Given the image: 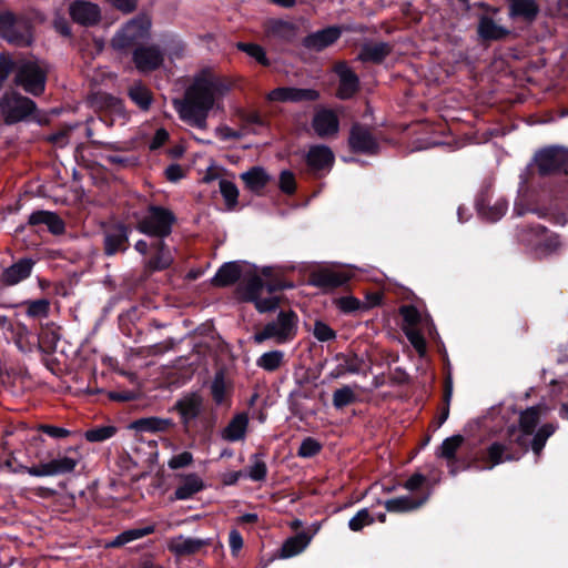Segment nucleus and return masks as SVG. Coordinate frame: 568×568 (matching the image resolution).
<instances>
[{
  "label": "nucleus",
  "mask_w": 568,
  "mask_h": 568,
  "mask_svg": "<svg viewBox=\"0 0 568 568\" xmlns=\"http://www.w3.org/2000/svg\"><path fill=\"white\" fill-rule=\"evenodd\" d=\"M236 85V79L220 75L211 69L195 73L182 99H175L173 106L181 120L201 130L207 128L212 110L223 111L222 99Z\"/></svg>",
  "instance_id": "f257e3e1"
},
{
  "label": "nucleus",
  "mask_w": 568,
  "mask_h": 568,
  "mask_svg": "<svg viewBox=\"0 0 568 568\" xmlns=\"http://www.w3.org/2000/svg\"><path fill=\"white\" fill-rule=\"evenodd\" d=\"M548 413L549 407L545 404H537L520 412L518 425L510 426L507 429V442H494L487 448V459L490 465L486 468L491 469L506 460H517L520 456L513 452V445L523 448L525 453L530 448L535 456L539 458L548 438L558 428V425L555 423H545L537 428L540 420Z\"/></svg>",
  "instance_id": "f03ea898"
},
{
  "label": "nucleus",
  "mask_w": 568,
  "mask_h": 568,
  "mask_svg": "<svg viewBox=\"0 0 568 568\" xmlns=\"http://www.w3.org/2000/svg\"><path fill=\"white\" fill-rule=\"evenodd\" d=\"M287 287L292 285L274 278L271 268H264L261 274H254L246 281L245 298L253 302L260 313L271 312L280 304L275 293Z\"/></svg>",
  "instance_id": "7ed1b4c3"
},
{
  "label": "nucleus",
  "mask_w": 568,
  "mask_h": 568,
  "mask_svg": "<svg viewBox=\"0 0 568 568\" xmlns=\"http://www.w3.org/2000/svg\"><path fill=\"white\" fill-rule=\"evenodd\" d=\"M298 317L293 311L280 312L276 320L267 323L253 336L255 343L261 344L267 339L276 344H285L293 341L297 334Z\"/></svg>",
  "instance_id": "20e7f679"
},
{
  "label": "nucleus",
  "mask_w": 568,
  "mask_h": 568,
  "mask_svg": "<svg viewBox=\"0 0 568 568\" xmlns=\"http://www.w3.org/2000/svg\"><path fill=\"white\" fill-rule=\"evenodd\" d=\"M175 222L174 214L161 206H150L136 223V230L145 235L163 239L168 236Z\"/></svg>",
  "instance_id": "39448f33"
},
{
  "label": "nucleus",
  "mask_w": 568,
  "mask_h": 568,
  "mask_svg": "<svg viewBox=\"0 0 568 568\" xmlns=\"http://www.w3.org/2000/svg\"><path fill=\"white\" fill-rule=\"evenodd\" d=\"M518 240L520 243L535 250L541 255L555 253L561 246L559 236L549 232L541 225L520 230L518 233Z\"/></svg>",
  "instance_id": "423d86ee"
},
{
  "label": "nucleus",
  "mask_w": 568,
  "mask_h": 568,
  "mask_svg": "<svg viewBox=\"0 0 568 568\" xmlns=\"http://www.w3.org/2000/svg\"><path fill=\"white\" fill-rule=\"evenodd\" d=\"M47 72V67L42 62L26 61L17 71L16 83L28 93L39 95L44 91Z\"/></svg>",
  "instance_id": "0eeeda50"
},
{
  "label": "nucleus",
  "mask_w": 568,
  "mask_h": 568,
  "mask_svg": "<svg viewBox=\"0 0 568 568\" xmlns=\"http://www.w3.org/2000/svg\"><path fill=\"white\" fill-rule=\"evenodd\" d=\"M36 109V103L17 92H7L0 98V112L6 123L22 121Z\"/></svg>",
  "instance_id": "6e6552de"
},
{
  "label": "nucleus",
  "mask_w": 568,
  "mask_h": 568,
  "mask_svg": "<svg viewBox=\"0 0 568 568\" xmlns=\"http://www.w3.org/2000/svg\"><path fill=\"white\" fill-rule=\"evenodd\" d=\"M151 21L140 17L129 21L112 39V47L123 50L149 38Z\"/></svg>",
  "instance_id": "1a4fd4ad"
},
{
  "label": "nucleus",
  "mask_w": 568,
  "mask_h": 568,
  "mask_svg": "<svg viewBox=\"0 0 568 568\" xmlns=\"http://www.w3.org/2000/svg\"><path fill=\"white\" fill-rule=\"evenodd\" d=\"M535 162L541 175L560 172L568 164V151L558 146L548 148L535 155Z\"/></svg>",
  "instance_id": "9d476101"
},
{
  "label": "nucleus",
  "mask_w": 568,
  "mask_h": 568,
  "mask_svg": "<svg viewBox=\"0 0 568 568\" xmlns=\"http://www.w3.org/2000/svg\"><path fill=\"white\" fill-rule=\"evenodd\" d=\"M10 18L8 23H0V32L10 43L28 45L31 42V28L29 22L22 18H16L12 13L6 12Z\"/></svg>",
  "instance_id": "9b49d317"
},
{
  "label": "nucleus",
  "mask_w": 568,
  "mask_h": 568,
  "mask_svg": "<svg viewBox=\"0 0 568 568\" xmlns=\"http://www.w3.org/2000/svg\"><path fill=\"white\" fill-rule=\"evenodd\" d=\"M132 60L135 68L142 72L159 69L164 62V53L158 45H139L134 49Z\"/></svg>",
  "instance_id": "f8f14e48"
},
{
  "label": "nucleus",
  "mask_w": 568,
  "mask_h": 568,
  "mask_svg": "<svg viewBox=\"0 0 568 568\" xmlns=\"http://www.w3.org/2000/svg\"><path fill=\"white\" fill-rule=\"evenodd\" d=\"M211 545V539H201L178 535L166 541V547L175 557H185L200 554Z\"/></svg>",
  "instance_id": "ddd939ff"
},
{
  "label": "nucleus",
  "mask_w": 568,
  "mask_h": 568,
  "mask_svg": "<svg viewBox=\"0 0 568 568\" xmlns=\"http://www.w3.org/2000/svg\"><path fill=\"white\" fill-rule=\"evenodd\" d=\"M130 230L122 223L114 224L104 231V254L108 256L125 252L128 248Z\"/></svg>",
  "instance_id": "4468645a"
},
{
  "label": "nucleus",
  "mask_w": 568,
  "mask_h": 568,
  "mask_svg": "<svg viewBox=\"0 0 568 568\" xmlns=\"http://www.w3.org/2000/svg\"><path fill=\"white\" fill-rule=\"evenodd\" d=\"M318 98L320 93L314 89H300L291 87L276 88L267 94V100L272 102L315 101Z\"/></svg>",
  "instance_id": "2eb2a0df"
},
{
  "label": "nucleus",
  "mask_w": 568,
  "mask_h": 568,
  "mask_svg": "<svg viewBox=\"0 0 568 568\" xmlns=\"http://www.w3.org/2000/svg\"><path fill=\"white\" fill-rule=\"evenodd\" d=\"M69 13L72 20L82 26L97 24L101 19V10L98 4L77 0L70 4Z\"/></svg>",
  "instance_id": "dca6fc26"
},
{
  "label": "nucleus",
  "mask_w": 568,
  "mask_h": 568,
  "mask_svg": "<svg viewBox=\"0 0 568 568\" xmlns=\"http://www.w3.org/2000/svg\"><path fill=\"white\" fill-rule=\"evenodd\" d=\"M351 278V273L342 270L322 268L311 275V284L321 288H335L344 285Z\"/></svg>",
  "instance_id": "f3484780"
},
{
  "label": "nucleus",
  "mask_w": 568,
  "mask_h": 568,
  "mask_svg": "<svg viewBox=\"0 0 568 568\" xmlns=\"http://www.w3.org/2000/svg\"><path fill=\"white\" fill-rule=\"evenodd\" d=\"M152 246L154 253L144 262V272L148 274L166 270L174 261L171 250L162 240Z\"/></svg>",
  "instance_id": "a211bd4d"
},
{
  "label": "nucleus",
  "mask_w": 568,
  "mask_h": 568,
  "mask_svg": "<svg viewBox=\"0 0 568 568\" xmlns=\"http://www.w3.org/2000/svg\"><path fill=\"white\" fill-rule=\"evenodd\" d=\"M312 126L320 138H329L337 134L339 121L334 111L322 109L315 113Z\"/></svg>",
  "instance_id": "6ab92c4d"
},
{
  "label": "nucleus",
  "mask_w": 568,
  "mask_h": 568,
  "mask_svg": "<svg viewBox=\"0 0 568 568\" xmlns=\"http://www.w3.org/2000/svg\"><path fill=\"white\" fill-rule=\"evenodd\" d=\"M81 460V453L77 447H70L65 455L59 456L47 463L50 476L72 473Z\"/></svg>",
  "instance_id": "aec40b11"
},
{
  "label": "nucleus",
  "mask_w": 568,
  "mask_h": 568,
  "mask_svg": "<svg viewBox=\"0 0 568 568\" xmlns=\"http://www.w3.org/2000/svg\"><path fill=\"white\" fill-rule=\"evenodd\" d=\"M202 404V397L196 393L187 394L175 403L174 408L180 414L184 427L200 415Z\"/></svg>",
  "instance_id": "412c9836"
},
{
  "label": "nucleus",
  "mask_w": 568,
  "mask_h": 568,
  "mask_svg": "<svg viewBox=\"0 0 568 568\" xmlns=\"http://www.w3.org/2000/svg\"><path fill=\"white\" fill-rule=\"evenodd\" d=\"M335 72L339 78L337 97L343 100L352 98L359 87L358 77L345 63L336 64Z\"/></svg>",
  "instance_id": "4be33fe9"
},
{
  "label": "nucleus",
  "mask_w": 568,
  "mask_h": 568,
  "mask_svg": "<svg viewBox=\"0 0 568 568\" xmlns=\"http://www.w3.org/2000/svg\"><path fill=\"white\" fill-rule=\"evenodd\" d=\"M33 265L34 263L30 258L19 260L17 263L4 268L0 280L7 286L17 285L30 276Z\"/></svg>",
  "instance_id": "5701e85b"
},
{
  "label": "nucleus",
  "mask_w": 568,
  "mask_h": 568,
  "mask_svg": "<svg viewBox=\"0 0 568 568\" xmlns=\"http://www.w3.org/2000/svg\"><path fill=\"white\" fill-rule=\"evenodd\" d=\"M349 145L353 151L359 153H372L376 150L377 144L368 129L354 125L351 130Z\"/></svg>",
  "instance_id": "b1692460"
},
{
  "label": "nucleus",
  "mask_w": 568,
  "mask_h": 568,
  "mask_svg": "<svg viewBox=\"0 0 568 568\" xmlns=\"http://www.w3.org/2000/svg\"><path fill=\"white\" fill-rule=\"evenodd\" d=\"M306 162L312 171L318 172L332 166L334 154L328 146L314 145L310 148L306 154Z\"/></svg>",
  "instance_id": "393cba45"
},
{
  "label": "nucleus",
  "mask_w": 568,
  "mask_h": 568,
  "mask_svg": "<svg viewBox=\"0 0 568 568\" xmlns=\"http://www.w3.org/2000/svg\"><path fill=\"white\" fill-rule=\"evenodd\" d=\"M240 179L243 181L246 189L260 194L271 181V175L264 168L253 166L241 173Z\"/></svg>",
  "instance_id": "a878e982"
},
{
  "label": "nucleus",
  "mask_w": 568,
  "mask_h": 568,
  "mask_svg": "<svg viewBox=\"0 0 568 568\" xmlns=\"http://www.w3.org/2000/svg\"><path fill=\"white\" fill-rule=\"evenodd\" d=\"M477 33L484 40L498 41L505 39L510 31L498 24L493 18L483 16L478 22Z\"/></svg>",
  "instance_id": "bb28decb"
},
{
  "label": "nucleus",
  "mask_w": 568,
  "mask_h": 568,
  "mask_svg": "<svg viewBox=\"0 0 568 568\" xmlns=\"http://www.w3.org/2000/svg\"><path fill=\"white\" fill-rule=\"evenodd\" d=\"M173 426L170 418H161L156 416L139 418L129 425L130 429L139 433H160L165 432Z\"/></svg>",
  "instance_id": "cd10ccee"
},
{
  "label": "nucleus",
  "mask_w": 568,
  "mask_h": 568,
  "mask_svg": "<svg viewBox=\"0 0 568 568\" xmlns=\"http://www.w3.org/2000/svg\"><path fill=\"white\" fill-rule=\"evenodd\" d=\"M392 52L387 42H369L363 44L358 53V60L363 62L381 63Z\"/></svg>",
  "instance_id": "c85d7f7f"
},
{
  "label": "nucleus",
  "mask_w": 568,
  "mask_h": 568,
  "mask_svg": "<svg viewBox=\"0 0 568 568\" xmlns=\"http://www.w3.org/2000/svg\"><path fill=\"white\" fill-rule=\"evenodd\" d=\"M341 36L337 28H327L305 38L304 44L306 48L321 51L334 43Z\"/></svg>",
  "instance_id": "c756f323"
},
{
  "label": "nucleus",
  "mask_w": 568,
  "mask_h": 568,
  "mask_svg": "<svg viewBox=\"0 0 568 568\" xmlns=\"http://www.w3.org/2000/svg\"><path fill=\"white\" fill-rule=\"evenodd\" d=\"M248 417L245 413L236 414L222 432V438L227 442H237L245 437Z\"/></svg>",
  "instance_id": "7c9ffc66"
},
{
  "label": "nucleus",
  "mask_w": 568,
  "mask_h": 568,
  "mask_svg": "<svg viewBox=\"0 0 568 568\" xmlns=\"http://www.w3.org/2000/svg\"><path fill=\"white\" fill-rule=\"evenodd\" d=\"M509 6V16L511 18H521L526 21L536 19L539 7L535 0H507Z\"/></svg>",
  "instance_id": "2f4dec72"
},
{
  "label": "nucleus",
  "mask_w": 568,
  "mask_h": 568,
  "mask_svg": "<svg viewBox=\"0 0 568 568\" xmlns=\"http://www.w3.org/2000/svg\"><path fill=\"white\" fill-rule=\"evenodd\" d=\"M203 487V480L197 475L189 474L181 478V481L174 491V498L178 500L189 499L196 493L201 491Z\"/></svg>",
  "instance_id": "473e14b6"
},
{
  "label": "nucleus",
  "mask_w": 568,
  "mask_h": 568,
  "mask_svg": "<svg viewBox=\"0 0 568 568\" xmlns=\"http://www.w3.org/2000/svg\"><path fill=\"white\" fill-rule=\"evenodd\" d=\"M241 276V266L236 262L223 264L212 278L216 287H225L234 284Z\"/></svg>",
  "instance_id": "72a5a7b5"
},
{
  "label": "nucleus",
  "mask_w": 568,
  "mask_h": 568,
  "mask_svg": "<svg viewBox=\"0 0 568 568\" xmlns=\"http://www.w3.org/2000/svg\"><path fill=\"white\" fill-rule=\"evenodd\" d=\"M312 540V536L306 532H300L286 539L281 548L282 558L294 557L306 549Z\"/></svg>",
  "instance_id": "f704fd0d"
},
{
  "label": "nucleus",
  "mask_w": 568,
  "mask_h": 568,
  "mask_svg": "<svg viewBox=\"0 0 568 568\" xmlns=\"http://www.w3.org/2000/svg\"><path fill=\"white\" fill-rule=\"evenodd\" d=\"M154 531L153 526H146L144 528H134L125 530L121 534H119L116 537H114L113 540H111L108 546L109 547H121L125 544H129L133 540L140 539L142 537H145Z\"/></svg>",
  "instance_id": "c9c22d12"
},
{
  "label": "nucleus",
  "mask_w": 568,
  "mask_h": 568,
  "mask_svg": "<svg viewBox=\"0 0 568 568\" xmlns=\"http://www.w3.org/2000/svg\"><path fill=\"white\" fill-rule=\"evenodd\" d=\"M424 500H415L408 496H400L385 501V508L390 513H406L417 509Z\"/></svg>",
  "instance_id": "e433bc0d"
},
{
  "label": "nucleus",
  "mask_w": 568,
  "mask_h": 568,
  "mask_svg": "<svg viewBox=\"0 0 568 568\" xmlns=\"http://www.w3.org/2000/svg\"><path fill=\"white\" fill-rule=\"evenodd\" d=\"M50 305V301L47 298L30 300L22 303L27 316L37 320L47 318L49 316Z\"/></svg>",
  "instance_id": "4c0bfd02"
},
{
  "label": "nucleus",
  "mask_w": 568,
  "mask_h": 568,
  "mask_svg": "<svg viewBox=\"0 0 568 568\" xmlns=\"http://www.w3.org/2000/svg\"><path fill=\"white\" fill-rule=\"evenodd\" d=\"M230 387L225 381V376L222 372L215 374L211 384V394L214 402L217 405H222L226 402L229 396Z\"/></svg>",
  "instance_id": "58836bf2"
},
{
  "label": "nucleus",
  "mask_w": 568,
  "mask_h": 568,
  "mask_svg": "<svg viewBox=\"0 0 568 568\" xmlns=\"http://www.w3.org/2000/svg\"><path fill=\"white\" fill-rule=\"evenodd\" d=\"M129 97L141 110L144 111L149 110L152 103L150 90L141 83H135L130 88Z\"/></svg>",
  "instance_id": "ea45409f"
},
{
  "label": "nucleus",
  "mask_w": 568,
  "mask_h": 568,
  "mask_svg": "<svg viewBox=\"0 0 568 568\" xmlns=\"http://www.w3.org/2000/svg\"><path fill=\"white\" fill-rule=\"evenodd\" d=\"M284 359V353L282 351H271L262 354L257 361L256 365L264 371L274 372L278 369Z\"/></svg>",
  "instance_id": "a19ab883"
},
{
  "label": "nucleus",
  "mask_w": 568,
  "mask_h": 568,
  "mask_svg": "<svg viewBox=\"0 0 568 568\" xmlns=\"http://www.w3.org/2000/svg\"><path fill=\"white\" fill-rule=\"evenodd\" d=\"M220 192L225 201L227 210L232 211L237 205L239 189L235 183L221 179L220 180Z\"/></svg>",
  "instance_id": "79ce46f5"
},
{
  "label": "nucleus",
  "mask_w": 568,
  "mask_h": 568,
  "mask_svg": "<svg viewBox=\"0 0 568 568\" xmlns=\"http://www.w3.org/2000/svg\"><path fill=\"white\" fill-rule=\"evenodd\" d=\"M463 443L464 437L462 435H454L446 438L439 447L438 456L447 460H453L455 458L456 452Z\"/></svg>",
  "instance_id": "37998d69"
},
{
  "label": "nucleus",
  "mask_w": 568,
  "mask_h": 568,
  "mask_svg": "<svg viewBox=\"0 0 568 568\" xmlns=\"http://www.w3.org/2000/svg\"><path fill=\"white\" fill-rule=\"evenodd\" d=\"M39 336L48 347H54L60 339V327L53 322L42 324Z\"/></svg>",
  "instance_id": "c03bdc74"
},
{
  "label": "nucleus",
  "mask_w": 568,
  "mask_h": 568,
  "mask_svg": "<svg viewBox=\"0 0 568 568\" xmlns=\"http://www.w3.org/2000/svg\"><path fill=\"white\" fill-rule=\"evenodd\" d=\"M375 521L373 515L367 508L358 510L349 520L348 528L352 531H361L364 527L371 526Z\"/></svg>",
  "instance_id": "a18cd8bd"
},
{
  "label": "nucleus",
  "mask_w": 568,
  "mask_h": 568,
  "mask_svg": "<svg viewBox=\"0 0 568 568\" xmlns=\"http://www.w3.org/2000/svg\"><path fill=\"white\" fill-rule=\"evenodd\" d=\"M356 400V394L351 386H343L333 393V405L335 408H343Z\"/></svg>",
  "instance_id": "49530a36"
},
{
  "label": "nucleus",
  "mask_w": 568,
  "mask_h": 568,
  "mask_svg": "<svg viewBox=\"0 0 568 568\" xmlns=\"http://www.w3.org/2000/svg\"><path fill=\"white\" fill-rule=\"evenodd\" d=\"M236 48L245 52L251 58L255 59L262 65L270 64V60L267 59L266 53L261 45L255 43L239 42L236 43Z\"/></svg>",
  "instance_id": "de8ad7c7"
},
{
  "label": "nucleus",
  "mask_w": 568,
  "mask_h": 568,
  "mask_svg": "<svg viewBox=\"0 0 568 568\" xmlns=\"http://www.w3.org/2000/svg\"><path fill=\"white\" fill-rule=\"evenodd\" d=\"M116 433L114 426H100L85 432L84 437L88 442L99 443L113 437Z\"/></svg>",
  "instance_id": "09e8293b"
},
{
  "label": "nucleus",
  "mask_w": 568,
  "mask_h": 568,
  "mask_svg": "<svg viewBox=\"0 0 568 568\" xmlns=\"http://www.w3.org/2000/svg\"><path fill=\"white\" fill-rule=\"evenodd\" d=\"M267 474V466L260 455L252 456V465L248 467L247 476L254 480H264Z\"/></svg>",
  "instance_id": "8fccbe9b"
},
{
  "label": "nucleus",
  "mask_w": 568,
  "mask_h": 568,
  "mask_svg": "<svg viewBox=\"0 0 568 568\" xmlns=\"http://www.w3.org/2000/svg\"><path fill=\"white\" fill-rule=\"evenodd\" d=\"M405 335L413 347L417 351L419 355H424L426 352V341L422 333L415 327H405Z\"/></svg>",
  "instance_id": "3c124183"
},
{
  "label": "nucleus",
  "mask_w": 568,
  "mask_h": 568,
  "mask_svg": "<svg viewBox=\"0 0 568 568\" xmlns=\"http://www.w3.org/2000/svg\"><path fill=\"white\" fill-rule=\"evenodd\" d=\"M322 445L312 437H306L298 448L297 455L303 458H310L318 454Z\"/></svg>",
  "instance_id": "603ef678"
},
{
  "label": "nucleus",
  "mask_w": 568,
  "mask_h": 568,
  "mask_svg": "<svg viewBox=\"0 0 568 568\" xmlns=\"http://www.w3.org/2000/svg\"><path fill=\"white\" fill-rule=\"evenodd\" d=\"M313 334L320 342L332 341L336 337L335 332L326 323L321 321L315 322Z\"/></svg>",
  "instance_id": "864d4df0"
},
{
  "label": "nucleus",
  "mask_w": 568,
  "mask_h": 568,
  "mask_svg": "<svg viewBox=\"0 0 568 568\" xmlns=\"http://www.w3.org/2000/svg\"><path fill=\"white\" fill-rule=\"evenodd\" d=\"M452 396H453V382H452V379L449 377V378H447L446 384H445V390H444L445 406H444V408L442 410V414L439 416V425L445 423L446 419L448 418L449 405H450Z\"/></svg>",
  "instance_id": "5fc2aeb1"
},
{
  "label": "nucleus",
  "mask_w": 568,
  "mask_h": 568,
  "mask_svg": "<svg viewBox=\"0 0 568 568\" xmlns=\"http://www.w3.org/2000/svg\"><path fill=\"white\" fill-rule=\"evenodd\" d=\"M193 462V456L189 452H183L179 455L173 456L168 465L171 469H179L189 466Z\"/></svg>",
  "instance_id": "6e6d98bb"
},
{
  "label": "nucleus",
  "mask_w": 568,
  "mask_h": 568,
  "mask_svg": "<svg viewBox=\"0 0 568 568\" xmlns=\"http://www.w3.org/2000/svg\"><path fill=\"white\" fill-rule=\"evenodd\" d=\"M400 314L405 321V323L408 324V327H415V325L419 322L420 315L416 307L414 306H403L400 308Z\"/></svg>",
  "instance_id": "4d7b16f0"
},
{
  "label": "nucleus",
  "mask_w": 568,
  "mask_h": 568,
  "mask_svg": "<svg viewBox=\"0 0 568 568\" xmlns=\"http://www.w3.org/2000/svg\"><path fill=\"white\" fill-rule=\"evenodd\" d=\"M336 305L341 311L351 313L359 308L361 302L353 296H344L336 301Z\"/></svg>",
  "instance_id": "13d9d810"
},
{
  "label": "nucleus",
  "mask_w": 568,
  "mask_h": 568,
  "mask_svg": "<svg viewBox=\"0 0 568 568\" xmlns=\"http://www.w3.org/2000/svg\"><path fill=\"white\" fill-rule=\"evenodd\" d=\"M295 178L290 171H283L280 175V189L287 194L295 191Z\"/></svg>",
  "instance_id": "bf43d9fd"
},
{
  "label": "nucleus",
  "mask_w": 568,
  "mask_h": 568,
  "mask_svg": "<svg viewBox=\"0 0 568 568\" xmlns=\"http://www.w3.org/2000/svg\"><path fill=\"white\" fill-rule=\"evenodd\" d=\"M39 430L49 435L52 438H64L70 435V430H68L67 428L53 425H40Z\"/></svg>",
  "instance_id": "052dcab7"
},
{
  "label": "nucleus",
  "mask_w": 568,
  "mask_h": 568,
  "mask_svg": "<svg viewBox=\"0 0 568 568\" xmlns=\"http://www.w3.org/2000/svg\"><path fill=\"white\" fill-rule=\"evenodd\" d=\"M45 225L54 234H61L64 231L63 221L52 212H48V219Z\"/></svg>",
  "instance_id": "680f3d73"
},
{
  "label": "nucleus",
  "mask_w": 568,
  "mask_h": 568,
  "mask_svg": "<svg viewBox=\"0 0 568 568\" xmlns=\"http://www.w3.org/2000/svg\"><path fill=\"white\" fill-rule=\"evenodd\" d=\"M13 67V62L7 54L0 53V84L9 77Z\"/></svg>",
  "instance_id": "e2e57ef3"
},
{
  "label": "nucleus",
  "mask_w": 568,
  "mask_h": 568,
  "mask_svg": "<svg viewBox=\"0 0 568 568\" xmlns=\"http://www.w3.org/2000/svg\"><path fill=\"white\" fill-rule=\"evenodd\" d=\"M21 469L34 477H50V473H49L47 463H42L40 465L32 466V467L23 466V467H21Z\"/></svg>",
  "instance_id": "0e129e2a"
},
{
  "label": "nucleus",
  "mask_w": 568,
  "mask_h": 568,
  "mask_svg": "<svg viewBox=\"0 0 568 568\" xmlns=\"http://www.w3.org/2000/svg\"><path fill=\"white\" fill-rule=\"evenodd\" d=\"M216 135L221 139V140H231V139H240L242 136V134L237 131H234L233 129H231L230 126L227 125H222V126H219L216 128Z\"/></svg>",
  "instance_id": "69168bd1"
},
{
  "label": "nucleus",
  "mask_w": 568,
  "mask_h": 568,
  "mask_svg": "<svg viewBox=\"0 0 568 568\" xmlns=\"http://www.w3.org/2000/svg\"><path fill=\"white\" fill-rule=\"evenodd\" d=\"M229 542L233 554H237L243 547V538L241 534L235 529L230 532Z\"/></svg>",
  "instance_id": "338daca9"
},
{
  "label": "nucleus",
  "mask_w": 568,
  "mask_h": 568,
  "mask_svg": "<svg viewBox=\"0 0 568 568\" xmlns=\"http://www.w3.org/2000/svg\"><path fill=\"white\" fill-rule=\"evenodd\" d=\"M169 139V133L166 132V130L164 129H159L156 130L151 143H150V148L152 150H155L160 146H162Z\"/></svg>",
  "instance_id": "774afa93"
}]
</instances>
